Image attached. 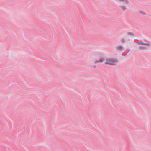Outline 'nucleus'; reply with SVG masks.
Instances as JSON below:
<instances>
[{
    "label": "nucleus",
    "mask_w": 151,
    "mask_h": 151,
    "mask_svg": "<svg viewBox=\"0 0 151 151\" xmlns=\"http://www.w3.org/2000/svg\"><path fill=\"white\" fill-rule=\"evenodd\" d=\"M103 62L105 64L114 65H115L118 62V60L114 58H107L104 60L103 58H101L99 60L94 61V63L96 64Z\"/></svg>",
    "instance_id": "f257e3e1"
},
{
    "label": "nucleus",
    "mask_w": 151,
    "mask_h": 151,
    "mask_svg": "<svg viewBox=\"0 0 151 151\" xmlns=\"http://www.w3.org/2000/svg\"><path fill=\"white\" fill-rule=\"evenodd\" d=\"M120 2V7L123 10L126 9V6L129 4V1L128 0H118Z\"/></svg>",
    "instance_id": "f03ea898"
},
{
    "label": "nucleus",
    "mask_w": 151,
    "mask_h": 151,
    "mask_svg": "<svg viewBox=\"0 0 151 151\" xmlns=\"http://www.w3.org/2000/svg\"><path fill=\"white\" fill-rule=\"evenodd\" d=\"M146 47L145 46H140L139 47V49L140 50H142L146 49Z\"/></svg>",
    "instance_id": "7ed1b4c3"
},
{
    "label": "nucleus",
    "mask_w": 151,
    "mask_h": 151,
    "mask_svg": "<svg viewBox=\"0 0 151 151\" xmlns=\"http://www.w3.org/2000/svg\"><path fill=\"white\" fill-rule=\"evenodd\" d=\"M122 47L120 46H119L117 47V49L118 50H120L122 49Z\"/></svg>",
    "instance_id": "20e7f679"
},
{
    "label": "nucleus",
    "mask_w": 151,
    "mask_h": 151,
    "mask_svg": "<svg viewBox=\"0 0 151 151\" xmlns=\"http://www.w3.org/2000/svg\"><path fill=\"white\" fill-rule=\"evenodd\" d=\"M140 13L141 14H143V15H145V12H140Z\"/></svg>",
    "instance_id": "39448f33"
},
{
    "label": "nucleus",
    "mask_w": 151,
    "mask_h": 151,
    "mask_svg": "<svg viewBox=\"0 0 151 151\" xmlns=\"http://www.w3.org/2000/svg\"><path fill=\"white\" fill-rule=\"evenodd\" d=\"M121 42H124V39H122L121 40Z\"/></svg>",
    "instance_id": "423d86ee"
},
{
    "label": "nucleus",
    "mask_w": 151,
    "mask_h": 151,
    "mask_svg": "<svg viewBox=\"0 0 151 151\" xmlns=\"http://www.w3.org/2000/svg\"><path fill=\"white\" fill-rule=\"evenodd\" d=\"M146 45H147V46H149V45L148 44H147V43L146 44Z\"/></svg>",
    "instance_id": "0eeeda50"
}]
</instances>
